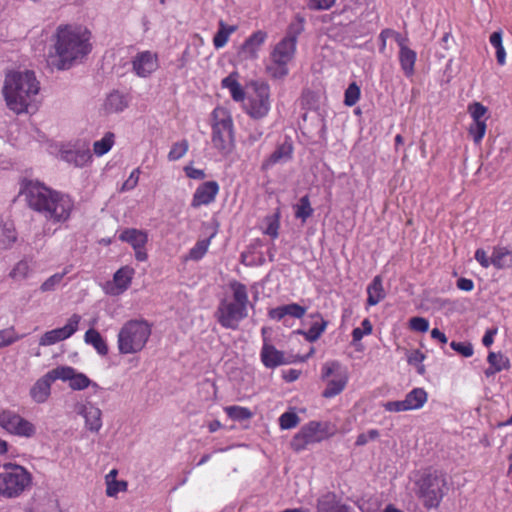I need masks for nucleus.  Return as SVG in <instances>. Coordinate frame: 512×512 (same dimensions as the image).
<instances>
[{
	"label": "nucleus",
	"mask_w": 512,
	"mask_h": 512,
	"mask_svg": "<svg viewBox=\"0 0 512 512\" xmlns=\"http://www.w3.org/2000/svg\"><path fill=\"white\" fill-rule=\"evenodd\" d=\"M428 395L423 388H414L405 397V403L408 410H417L427 402Z\"/></svg>",
	"instance_id": "nucleus-37"
},
{
	"label": "nucleus",
	"mask_w": 512,
	"mask_h": 512,
	"mask_svg": "<svg viewBox=\"0 0 512 512\" xmlns=\"http://www.w3.org/2000/svg\"><path fill=\"white\" fill-rule=\"evenodd\" d=\"M77 413L84 418L85 428L88 431L98 433L101 430L102 411L97 405L91 402L78 404Z\"/></svg>",
	"instance_id": "nucleus-17"
},
{
	"label": "nucleus",
	"mask_w": 512,
	"mask_h": 512,
	"mask_svg": "<svg viewBox=\"0 0 512 512\" xmlns=\"http://www.w3.org/2000/svg\"><path fill=\"white\" fill-rule=\"evenodd\" d=\"M56 373L61 374L58 379L63 381H69V386L73 390H83L90 385L94 389H98L99 386L96 383H92L91 380L83 373L77 372L74 368L69 366H59L55 368Z\"/></svg>",
	"instance_id": "nucleus-18"
},
{
	"label": "nucleus",
	"mask_w": 512,
	"mask_h": 512,
	"mask_svg": "<svg viewBox=\"0 0 512 512\" xmlns=\"http://www.w3.org/2000/svg\"><path fill=\"white\" fill-rule=\"evenodd\" d=\"M61 374L56 373L55 368L39 378L30 388L29 395L37 404L45 403L51 395V385L58 380Z\"/></svg>",
	"instance_id": "nucleus-16"
},
{
	"label": "nucleus",
	"mask_w": 512,
	"mask_h": 512,
	"mask_svg": "<svg viewBox=\"0 0 512 512\" xmlns=\"http://www.w3.org/2000/svg\"><path fill=\"white\" fill-rule=\"evenodd\" d=\"M84 342L87 345H91L97 351L98 354L102 356L107 355V343L97 330L93 328L88 329L84 335Z\"/></svg>",
	"instance_id": "nucleus-35"
},
{
	"label": "nucleus",
	"mask_w": 512,
	"mask_h": 512,
	"mask_svg": "<svg viewBox=\"0 0 512 512\" xmlns=\"http://www.w3.org/2000/svg\"><path fill=\"white\" fill-rule=\"evenodd\" d=\"M367 295V304L369 306H375L385 298L386 293L381 276H375L373 278L367 287Z\"/></svg>",
	"instance_id": "nucleus-33"
},
{
	"label": "nucleus",
	"mask_w": 512,
	"mask_h": 512,
	"mask_svg": "<svg viewBox=\"0 0 512 512\" xmlns=\"http://www.w3.org/2000/svg\"><path fill=\"white\" fill-rule=\"evenodd\" d=\"M260 357L263 365L270 369L289 363L283 352L277 350L272 344L266 341L263 343Z\"/></svg>",
	"instance_id": "nucleus-21"
},
{
	"label": "nucleus",
	"mask_w": 512,
	"mask_h": 512,
	"mask_svg": "<svg viewBox=\"0 0 512 512\" xmlns=\"http://www.w3.org/2000/svg\"><path fill=\"white\" fill-rule=\"evenodd\" d=\"M360 88L356 83H351L345 91L344 103L347 106H353L359 100Z\"/></svg>",
	"instance_id": "nucleus-53"
},
{
	"label": "nucleus",
	"mask_w": 512,
	"mask_h": 512,
	"mask_svg": "<svg viewBox=\"0 0 512 512\" xmlns=\"http://www.w3.org/2000/svg\"><path fill=\"white\" fill-rule=\"evenodd\" d=\"M238 73L232 72L221 81L223 88L228 89L232 99L236 102H244L246 92L241 84L237 81Z\"/></svg>",
	"instance_id": "nucleus-28"
},
{
	"label": "nucleus",
	"mask_w": 512,
	"mask_h": 512,
	"mask_svg": "<svg viewBox=\"0 0 512 512\" xmlns=\"http://www.w3.org/2000/svg\"><path fill=\"white\" fill-rule=\"evenodd\" d=\"M329 436L327 431V424L311 421L304 425L298 433L294 435L291 440V448L300 452L310 444L318 443Z\"/></svg>",
	"instance_id": "nucleus-11"
},
{
	"label": "nucleus",
	"mask_w": 512,
	"mask_h": 512,
	"mask_svg": "<svg viewBox=\"0 0 512 512\" xmlns=\"http://www.w3.org/2000/svg\"><path fill=\"white\" fill-rule=\"evenodd\" d=\"M306 310V307L297 303H290L270 309L268 316L273 320L285 322L287 316L301 319L305 315Z\"/></svg>",
	"instance_id": "nucleus-20"
},
{
	"label": "nucleus",
	"mask_w": 512,
	"mask_h": 512,
	"mask_svg": "<svg viewBox=\"0 0 512 512\" xmlns=\"http://www.w3.org/2000/svg\"><path fill=\"white\" fill-rule=\"evenodd\" d=\"M2 91L10 110L17 114L29 113L37 108L40 82L32 70L10 71L5 76Z\"/></svg>",
	"instance_id": "nucleus-3"
},
{
	"label": "nucleus",
	"mask_w": 512,
	"mask_h": 512,
	"mask_svg": "<svg viewBox=\"0 0 512 512\" xmlns=\"http://www.w3.org/2000/svg\"><path fill=\"white\" fill-rule=\"evenodd\" d=\"M106 484V494L109 497H115L119 492L126 491L127 489V482L125 481L112 480Z\"/></svg>",
	"instance_id": "nucleus-54"
},
{
	"label": "nucleus",
	"mask_w": 512,
	"mask_h": 512,
	"mask_svg": "<svg viewBox=\"0 0 512 512\" xmlns=\"http://www.w3.org/2000/svg\"><path fill=\"white\" fill-rule=\"evenodd\" d=\"M212 128H231L233 123L225 108L217 107L212 113Z\"/></svg>",
	"instance_id": "nucleus-42"
},
{
	"label": "nucleus",
	"mask_w": 512,
	"mask_h": 512,
	"mask_svg": "<svg viewBox=\"0 0 512 512\" xmlns=\"http://www.w3.org/2000/svg\"><path fill=\"white\" fill-rule=\"evenodd\" d=\"M491 265L497 269L512 266V252L507 247L495 246L491 253Z\"/></svg>",
	"instance_id": "nucleus-32"
},
{
	"label": "nucleus",
	"mask_w": 512,
	"mask_h": 512,
	"mask_svg": "<svg viewBox=\"0 0 512 512\" xmlns=\"http://www.w3.org/2000/svg\"><path fill=\"white\" fill-rule=\"evenodd\" d=\"M265 228L263 230L264 234L270 236L273 239H276L279 235V227H280V213L276 212L273 215H269L264 219Z\"/></svg>",
	"instance_id": "nucleus-45"
},
{
	"label": "nucleus",
	"mask_w": 512,
	"mask_h": 512,
	"mask_svg": "<svg viewBox=\"0 0 512 512\" xmlns=\"http://www.w3.org/2000/svg\"><path fill=\"white\" fill-rule=\"evenodd\" d=\"M317 512H349L350 509L342 504L334 492H325L317 499Z\"/></svg>",
	"instance_id": "nucleus-22"
},
{
	"label": "nucleus",
	"mask_w": 512,
	"mask_h": 512,
	"mask_svg": "<svg viewBox=\"0 0 512 512\" xmlns=\"http://www.w3.org/2000/svg\"><path fill=\"white\" fill-rule=\"evenodd\" d=\"M373 331V326L369 319H364L361 327H356L352 331L353 343L360 341L365 335H370Z\"/></svg>",
	"instance_id": "nucleus-48"
},
{
	"label": "nucleus",
	"mask_w": 512,
	"mask_h": 512,
	"mask_svg": "<svg viewBox=\"0 0 512 512\" xmlns=\"http://www.w3.org/2000/svg\"><path fill=\"white\" fill-rule=\"evenodd\" d=\"M226 414L235 421H243L248 420L252 417V412L246 408L241 406H228L225 409Z\"/></svg>",
	"instance_id": "nucleus-47"
},
{
	"label": "nucleus",
	"mask_w": 512,
	"mask_h": 512,
	"mask_svg": "<svg viewBox=\"0 0 512 512\" xmlns=\"http://www.w3.org/2000/svg\"><path fill=\"white\" fill-rule=\"evenodd\" d=\"M16 240L17 232L13 221L0 218V248L9 249Z\"/></svg>",
	"instance_id": "nucleus-26"
},
{
	"label": "nucleus",
	"mask_w": 512,
	"mask_h": 512,
	"mask_svg": "<svg viewBox=\"0 0 512 512\" xmlns=\"http://www.w3.org/2000/svg\"><path fill=\"white\" fill-rule=\"evenodd\" d=\"M380 433L377 429H371L367 433H361L357 436L355 444L357 446L365 445L369 440H375L379 437Z\"/></svg>",
	"instance_id": "nucleus-61"
},
{
	"label": "nucleus",
	"mask_w": 512,
	"mask_h": 512,
	"mask_svg": "<svg viewBox=\"0 0 512 512\" xmlns=\"http://www.w3.org/2000/svg\"><path fill=\"white\" fill-rule=\"evenodd\" d=\"M309 317L314 321L311 323L307 331H299V333L304 335L308 342H315L325 332L328 322L324 320L319 312L311 313Z\"/></svg>",
	"instance_id": "nucleus-25"
},
{
	"label": "nucleus",
	"mask_w": 512,
	"mask_h": 512,
	"mask_svg": "<svg viewBox=\"0 0 512 512\" xmlns=\"http://www.w3.org/2000/svg\"><path fill=\"white\" fill-rule=\"evenodd\" d=\"M80 321L81 316L73 314L63 327L45 332L39 339V345L51 346L70 338L78 330Z\"/></svg>",
	"instance_id": "nucleus-14"
},
{
	"label": "nucleus",
	"mask_w": 512,
	"mask_h": 512,
	"mask_svg": "<svg viewBox=\"0 0 512 512\" xmlns=\"http://www.w3.org/2000/svg\"><path fill=\"white\" fill-rule=\"evenodd\" d=\"M469 112L476 123V128H486L485 116L487 108L484 105L475 102L469 106Z\"/></svg>",
	"instance_id": "nucleus-46"
},
{
	"label": "nucleus",
	"mask_w": 512,
	"mask_h": 512,
	"mask_svg": "<svg viewBox=\"0 0 512 512\" xmlns=\"http://www.w3.org/2000/svg\"><path fill=\"white\" fill-rule=\"evenodd\" d=\"M336 0H308L307 6L314 11L329 10Z\"/></svg>",
	"instance_id": "nucleus-58"
},
{
	"label": "nucleus",
	"mask_w": 512,
	"mask_h": 512,
	"mask_svg": "<svg viewBox=\"0 0 512 512\" xmlns=\"http://www.w3.org/2000/svg\"><path fill=\"white\" fill-rule=\"evenodd\" d=\"M450 347L464 357H471L473 355V346L470 343L452 341Z\"/></svg>",
	"instance_id": "nucleus-55"
},
{
	"label": "nucleus",
	"mask_w": 512,
	"mask_h": 512,
	"mask_svg": "<svg viewBox=\"0 0 512 512\" xmlns=\"http://www.w3.org/2000/svg\"><path fill=\"white\" fill-rule=\"evenodd\" d=\"M247 93V101L244 104L246 112L254 119L265 117L270 110L269 85L262 81L251 82Z\"/></svg>",
	"instance_id": "nucleus-9"
},
{
	"label": "nucleus",
	"mask_w": 512,
	"mask_h": 512,
	"mask_svg": "<svg viewBox=\"0 0 512 512\" xmlns=\"http://www.w3.org/2000/svg\"><path fill=\"white\" fill-rule=\"evenodd\" d=\"M134 274V268L130 266L121 267L114 273L113 279L105 283L104 292L111 296L121 295L130 287Z\"/></svg>",
	"instance_id": "nucleus-15"
},
{
	"label": "nucleus",
	"mask_w": 512,
	"mask_h": 512,
	"mask_svg": "<svg viewBox=\"0 0 512 512\" xmlns=\"http://www.w3.org/2000/svg\"><path fill=\"white\" fill-rule=\"evenodd\" d=\"M188 150V142L186 140H182L173 144L169 154L168 159L170 161H176L182 158Z\"/></svg>",
	"instance_id": "nucleus-49"
},
{
	"label": "nucleus",
	"mask_w": 512,
	"mask_h": 512,
	"mask_svg": "<svg viewBox=\"0 0 512 512\" xmlns=\"http://www.w3.org/2000/svg\"><path fill=\"white\" fill-rule=\"evenodd\" d=\"M294 210L295 217L305 222L313 214L309 197L307 195L301 197L299 202L294 206Z\"/></svg>",
	"instance_id": "nucleus-44"
},
{
	"label": "nucleus",
	"mask_w": 512,
	"mask_h": 512,
	"mask_svg": "<svg viewBox=\"0 0 512 512\" xmlns=\"http://www.w3.org/2000/svg\"><path fill=\"white\" fill-rule=\"evenodd\" d=\"M28 205L52 223L66 222L74 209L67 194L52 190L38 181H29L24 189Z\"/></svg>",
	"instance_id": "nucleus-2"
},
{
	"label": "nucleus",
	"mask_w": 512,
	"mask_h": 512,
	"mask_svg": "<svg viewBox=\"0 0 512 512\" xmlns=\"http://www.w3.org/2000/svg\"><path fill=\"white\" fill-rule=\"evenodd\" d=\"M59 156L63 161L76 168H83L92 162L91 147L85 141L62 146Z\"/></svg>",
	"instance_id": "nucleus-13"
},
{
	"label": "nucleus",
	"mask_w": 512,
	"mask_h": 512,
	"mask_svg": "<svg viewBox=\"0 0 512 512\" xmlns=\"http://www.w3.org/2000/svg\"><path fill=\"white\" fill-rule=\"evenodd\" d=\"M503 33L501 30L493 32L489 37L490 44L496 50V59L497 63L500 66H504L506 64V50L503 46L502 42Z\"/></svg>",
	"instance_id": "nucleus-40"
},
{
	"label": "nucleus",
	"mask_w": 512,
	"mask_h": 512,
	"mask_svg": "<svg viewBox=\"0 0 512 512\" xmlns=\"http://www.w3.org/2000/svg\"><path fill=\"white\" fill-rule=\"evenodd\" d=\"M48 65L58 71L81 64L93 49L92 34L84 26L59 25L51 37Z\"/></svg>",
	"instance_id": "nucleus-1"
},
{
	"label": "nucleus",
	"mask_w": 512,
	"mask_h": 512,
	"mask_svg": "<svg viewBox=\"0 0 512 512\" xmlns=\"http://www.w3.org/2000/svg\"><path fill=\"white\" fill-rule=\"evenodd\" d=\"M475 260L483 267L488 268L491 266V256H488L484 249H477L475 252Z\"/></svg>",
	"instance_id": "nucleus-63"
},
{
	"label": "nucleus",
	"mask_w": 512,
	"mask_h": 512,
	"mask_svg": "<svg viewBox=\"0 0 512 512\" xmlns=\"http://www.w3.org/2000/svg\"><path fill=\"white\" fill-rule=\"evenodd\" d=\"M4 132H9L7 135L8 141L11 142L12 146H20L21 144L18 143L20 140H26L27 139V132L25 130H3Z\"/></svg>",
	"instance_id": "nucleus-60"
},
{
	"label": "nucleus",
	"mask_w": 512,
	"mask_h": 512,
	"mask_svg": "<svg viewBox=\"0 0 512 512\" xmlns=\"http://www.w3.org/2000/svg\"><path fill=\"white\" fill-rule=\"evenodd\" d=\"M184 171L186 176L191 179L203 180L206 177L204 170L197 169L192 166H186Z\"/></svg>",
	"instance_id": "nucleus-64"
},
{
	"label": "nucleus",
	"mask_w": 512,
	"mask_h": 512,
	"mask_svg": "<svg viewBox=\"0 0 512 512\" xmlns=\"http://www.w3.org/2000/svg\"><path fill=\"white\" fill-rule=\"evenodd\" d=\"M304 126H312L316 128H325L326 123L321 113L316 109H309L302 114Z\"/></svg>",
	"instance_id": "nucleus-43"
},
{
	"label": "nucleus",
	"mask_w": 512,
	"mask_h": 512,
	"mask_svg": "<svg viewBox=\"0 0 512 512\" xmlns=\"http://www.w3.org/2000/svg\"><path fill=\"white\" fill-rule=\"evenodd\" d=\"M409 327L417 332H427L429 329V321L423 317H413L409 320Z\"/></svg>",
	"instance_id": "nucleus-57"
},
{
	"label": "nucleus",
	"mask_w": 512,
	"mask_h": 512,
	"mask_svg": "<svg viewBox=\"0 0 512 512\" xmlns=\"http://www.w3.org/2000/svg\"><path fill=\"white\" fill-rule=\"evenodd\" d=\"M0 427L21 438H32L36 434V426L32 422L10 409L0 411Z\"/></svg>",
	"instance_id": "nucleus-10"
},
{
	"label": "nucleus",
	"mask_w": 512,
	"mask_h": 512,
	"mask_svg": "<svg viewBox=\"0 0 512 512\" xmlns=\"http://www.w3.org/2000/svg\"><path fill=\"white\" fill-rule=\"evenodd\" d=\"M297 39L294 35H287L273 48L267 65V71L273 78H283L288 75V64L293 60L296 52Z\"/></svg>",
	"instance_id": "nucleus-8"
},
{
	"label": "nucleus",
	"mask_w": 512,
	"mask_h": 512,
	"mask_svg": "<svg viewBox=\"0 0 512 512\" xmlns=\"http://www.w3.org/2000/svg\"><path fill=\"white\" fill-rule=\"evenodd\" d=\"M348 382V373L346 369H343L342 371H338L334 375V377L328 379L326 381V388L323 391L322 395L325 398H332L340 394L346 387Z\"/></svg>",
	"instance_id": "nucleus-24"
},
{
	"label": "nucleus",
	"mask_w": 512,
	"mask_h": 512,
	"mask_svg": "<svg viewBox=\"0 0 512 512\" xmlns=\"http://www.w3.org/2000/svg\"><path fill=\"white\" fill-rule=\"evenodd\" d=\"M230 288L232 300H221L215 316L222 327L235 330L239 323L248 316L249 298L244 284L234 281L230 284Z\"/></svg>",
	"instance_id": "nucleus-4"
},
{
	"label": "nucleus",
	"mask_w": 512,
	"mask_h": 512,
	"mask_svg": "<svg viewBox=\"0 0 512 512\" xmlns=\"http://www.w3.org/2000/svg\"><path fill=\"white\" fill-rule=\"evenodd\" d=\"M292 151V142L286 139L263 163V168L267 169L276 163L285 162L289 160L291 158Z\"/></svg>",
	"instance_id": "nucleus-29"
},
{
	"label": "nucleus",
	"mask_w": 512,
	"mask_h": 512,
	"mask_svg": "<svg viewBox=\"0 0 512 512\" xmlns=\"http://www.w3.org/2000/svg\"><path fill=\"white\" fill-rule=\"evenodd\" d=\"M67 273H68V271H67V270H65V271H64V272H62V273H56V274H54V275L50 276L48 279H46V280L42 283V285H41V287H40L41 291H43V292H48V291H52V290H54V289L56 288V286H58V285L62 282V280H63L64 276H65Z\"/></svg>",
	"instance_id": "nucleus-50"
},
{
	"label": "nucleus",
	"mask_w": 512,
	"mask_h": 512,
	"mask_svg": "<svg viewBox=\"0 0 512 512\" xmlns=\"http://www.w3.org/2000/svg\"><path fill=\"white\" fill-rule=\"evenodd\" d=\"M398 59L404 75L406 77L413 76L417 59L416 52L409 47H402V51H399Z\"/></svg>",
	"instance_id": "nucleus-31"
},
{
	"label": "nucleus",
	"mask_w": 512,
	"mask_h": 512,
	"mask_svg": "<svg viewBox=\"0 0 512 512\" xmlns=\"http://www.w3.org/2000/svg\"><path fill=\"white\" fill-rule=\"evenodd\" d=\"M152 333V327L144 319L129 320L122 325L117 335V347L120 354L141 352Z\"/></svg>",
	"instance_id": "nucleus-5"
},
{
	"label": "nucleus",
	"mask_w": 512,
	"mask_h": 512,
	"mask_svg": "<svg viewBox=\"0 0 512 512\" xmlns=\"http://www.w3.org/2000/svg\"><path fill=\"white\" fill-rule=\"evenodd\" d=\"M383 407L386 411L389 412L409 411L406 406L405 400L388 401L383 404Z\"/></svg>",
	"instance_id": "nucleus-62"
},
{
	"label": "nucleus",
	"mask_w": 512,
	"mask_h": 512,
	"mask_svg": "<svg viewBox=\"0 0 512 512\" xmlns=\"http://www.w3.org/2000/svg\"><path fill=\"white\" fill-rule=\"evenodd\" d=\"M344 368L337 361L327 362L322 367V379L328 381V379L334 377L338 371H342Z\"/></svg>",
	"instance_id": "nucleus-52"
},
{
	"label": "nucleus",
	"mask_w": 512,
	"mask_h": 512,
	"mask_svg": "<svg viewBox=\"0 0 512 512\" xmlns=\"http://www.w3.org/2000/svg\"><path fill=\"white\" fill-rule=\"evenodd\" d=\"M489 367L485 370L487 377L493 376L494 374L507 370L510 368V361L504 354L498 352H490L487 357Z\"/></svg>",
	"instance_id": "nucleus-30"
},
{
	"label": "nucleus",
	"mask_w": 512,
	"mask_h": 512,
	"mask_svg": "<svg viewBox=\"0 0 512 512\" xmlns=\"http://www.w3.org/2000/svg\"><path fill=\"white\" fill-rule=\"evenodd\" d=\"M215 234L216 232H213L209 238L198 240L196 244L189 250L186 260H201L207 253L211 243V239L215 236Z\"/></svg>",
	"instance_id": "nucleus-39"
},
{
	"label": "nucleus",
	"mask_w": 512,
	"mask_h": 512,
	"mask_svg": "<svg viewBox=\"0 0 512 512\" xmlns=\"http://www.w3.org/2000/svg\"><path fill=\"white\" fill-rule=\"evenodd\" d=\"M32 273H33L32 262L27 259H23V260L19 261L14 266V268L10 272V276L14 280L21 281V280H24V279L30 277Z\"/></svg>",
	"instance_id": "nucleus-41"
},
{
	"label": "nucleus",
	"mask_w": 512,
	"mask_h": 512,
	"mask_svg": "<svg viewBox=\"0 0 512 512\" xmlns=\"http://www.w3.org/2000/svg\"><path fill=\"white\" fill-rule=\"evenodd\" d=\"M115 143V135L114 133L108 131L106 132L101 139L95 140L93 142V154L97 157H101L107 154Z\"/></svg>",
	"instance_id": "nucleus-38"
},
{
	"label": "nucleus",
	"mask_w": 512,
	"mask_h": 512,
	"mask_svg": "<svg viewBox=\"0 0 512 512\" xmlns=\"http://www.w3.org/2000/svg\"><path fill=\"white\" fill-rule=\"evenodd\" d=\"M130 101L131 96L129 93L113 90L107 95L103 107L107 113L122 112L128 107Z\"/></svg>",
	"instance_id": "nucleus-23"
},
{
	"label": "nucleus",
	"mask_w": 512,
	"mask_h": 512,
	"mask_svg": "<svg viewBox=\"0 0 512 512\" xmlns=\"http://www.w3.org/2000/svg\"><path fill=\"white\" fill-rule=\"evenodd\" d=\"M139 175H140V169L139 168L134 169L130 173L127 180L123 183V185L121 187V191L125 192V191L133 190L138 184Z\"/></svg>",
	"instance_id": "nucleus-59"
},
{
	"label": "nucleus",
	"mask_w": 512,
	"mask_h": 512,
	"mask_svg": "<svg viewBox=\"0 0 512 512\" xmlns=\"http://www.w3.org/2000/svg\"><path fill=\"white\" fill-rule=\"evenodd\" d=\"M238 27L236 25H227L223 20L218 22V30L213 37V45L216 49L223 48L229 37L236 32Z\"/></svg>",
	"instance_id": "nucleus-34"
},
{
	"label": "nucleus",
	"mask_w": 512,
	"mask_h": 512,
	"mask_svg": "<svg viewBox=\"0 0 512 512\" xmlns=\"http://www.w3.org/2000/svg\"><path fill=\"white\" fill-rule=\"evenodd\" d=\"M299 423V417L294 412H285L279 418L280 427L284 430L292 429Z\"/></svg>",
	"instance_id": "nucleus-51"
},
{
	"label": "nucleus",
	"mask_w": 512,
	"mask_h": 512,
	"mask_svg": "<svg viewBox=\"0 0 512 512\" xmlns=\"http://www.w3.org/2000/svg\"><path fill=\"white\" fill-rule=\"evenodd\" d=\"M19 337L16 335L13 329L0 330V348L8 346L16 342Z\"/></svg>",
	"instance_id": "nucleus-56"
},
{
	"label": "nucleus",
	"mask_w": 512,
	"mask_h": 512,
	"mask_svg": "<svg viewBox=\"0 0 512 512\" xmlns=\"http://www.w3.org/2000/svg\"><path fill=\"white\" fill-rule=\"evenodd\" d=\"M218 192L219 185L216 181H207L200 184L193 194L191 206L198 208L203 205L211 204L215 200Z\"/></svg>",
	"instance_id": "nucleus-19"
},
{
	"label": "nucleus",
	"mask_w": 512,
	"mask_h": 512,
	"mask_svg": "<svg viewBox=\"0 0 512 512\" xmlns=\"http://www.w3.org/2000/svg\"><path fill=\"white\" fill-rule=\"evenodd\" d=\"M267 34L263 31H256L250 37H248L243 46L242 50L250 57H256L257 51L260 46L265 42Z\"/></svg>",
	"instance_id": "nucleus-36"
},
{
	"label": "nucleus",
	"mask_w": 512,
	"mask_h": 512,
	"mask_svg": "<svg viewBox=\"0 0 512 512\" xmlns=\"http://www.w3.org/2000/svg\"><path fill=\"white\" fill-rule=\"evenodd\" d=\"M130 64L131 72L142 79L150 78L160 67L158 54L151 50L137 51Z\"/></svg>",
	"instance_id": "nucleus-12"
},
{
	"label": "nucleus",
	"mask_w": 512,
	"mask_h": 512,
	"mask_svg": "<svg viewBox=\"0 0 512 512\" xmlns=\"http://www.w3.org/2000/svg\"><path fill=\"white\" fill-rule=\"evenodd\" d=\"M416 487V495L428 509L438 507L448 490L446 476L437 471L421 477Z\"/></svg>",
	"instance_id": "nucleus-6"
},
{
	"label": "nucleus",
	"mask_w": 512,
	"mask_h": 512,
	"mask_svg": "<svg viewBox=\"0 0 512 512\" xmlns=\"http://www.w3.org/2000/svg\"><path fill=\"white\" fill-rule=\"evenodd\" d=\"M119 239L129 243L133 249L144 248L148 241V235L143 230L128 228L120 233Z\"/></svg>",
	"instance_id": "nucleus-27"
},
{
	"label": "nucleus",
	"mask_w": 512,
	"mask_h": 512,
	"mask_svg": "<svg viewBox=\"0 0 512 512\" xmlns=\"http://www.w3.org/2000/svg\"><path fill=\"white\" fill-rule=\"evenodd\" d=\"M29 472L20 465L6 463L0 471V496L18 497L30 485Z\"/></svg>",
	"instance_id": "nucleus-7"
}]
</instances>
